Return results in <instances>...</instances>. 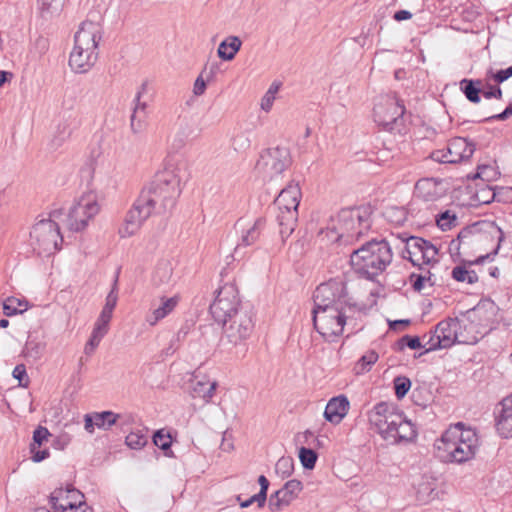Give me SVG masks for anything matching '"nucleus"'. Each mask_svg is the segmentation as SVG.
Returning a JSON list of instances; mask_svg holds the SVG:
<instances>
[{"label":"nucleus","instance_id":"nucleus-1","mask_svg":"<svg viewBox=\"0 0 512 512\" xmlns=\"http://www.w3.org/2000/svg\"><path fill=\"white\" fill-rule=\"evenodd\" d=\"M180 184L178 168L170 166L159 172L150 185L142 189L127 212L124 223L118 230L120 237L127 238L136 234L153 212H170L181 194Z\"/></svg>","mask_w":512,"mask_h":512},{"label":"nucleus","instance_id":"nucleus-2","mask_svg":"<svg viewBox=\"0 0 512 512\" xmlns=\"http://www.w3.org/2000/svg\"><path fill=\"white\" fill-rule=\"evenodd\" d=\"M369 423L390 445L412 441L417 433L414 425L396 404L379 402L368 412Z\"/></svg>","mask_w":512,"mask_h":512},{"label":"nucleus","instance_id":"nucleus-3","mask_svg":"<svg viewBox=\"0 0 512 512\" xmlns=\"http://www.w3.org/2000/svg\"><path fill=\"white\" fill-rule=\"evenodd\" d=\"M479 447L477 433L462 422L451 425L435 442L436 456L445 463L461 464L474 458Z\"/></svg>","mask_w":512,"mask_h":512},{"label":"nucleus","instance_id":"nucleus-4","mask_svg":"<svg viewBox=\"0 0 512 512\" xmlns=\"http://www.w3.org/2000/svg\"><path fill=\"white\" fill-rule=\"evenodd\" d=\"M392 249L385 239H372L350 253L352 270L362 278L375 281L391 264Z\"/></svg>","mask_w":512,"mask_h":512},{"label":"nucleus","instance_id":"nucleus-5","mask_svg":"<svg viewBox=\"0 0 512 512\" xmlns=\"http://www.w3.org/2000/svg\"><path fill=\"white\" fill-rule=\"evenodd\" d=\"M371 215V207L367 205L344 208L331 219L326 236L340 244H352L370 230Z\"/></svg>","mask_w":512,"mask_h":512},{"label":"nucleus","instance_id":"nucleus-6","mask_svg":"<svg viewBox=\"0 0 512 512\" xmlns=\"http://www.w3.org/2000/svg\"><path fill=\"white\" fill-rule=\"evenodd\" d=\"M102 39L100 23L83 21L75 33L74 47L70 53L69 65L76 73L88 72L98 60V44Z\"/></svg>","mask_w":512,"mask_h":512},{"label":"nucleus","instance_id":"nucleus-7","mask_svg":"<svg viewBox=\"0 0 512 512\" xmlns=\"http://www.w3.org/2000/svg\"><path fill=\"white\" fill-rule=\"evenodd\" d=\"M62 210H54L49 219L37 222L30 231V246L37 255H50L59 250L63 242L60 233Z\"/></svg>","mask_w":512,"mask_h":512},{"label":"nucleus","instance_id":"nucleus-8","mask_svg":"<svg viewBox=\"0 0 512 512\" xmlns=\"http://www.w3.org/2000/svg\"><path fill=\"white\" fill-rule=\"evenodd\" d=\"M99 212L98 197L96 193L90 191L82 194L67 213L63 212L60 221L62 226L69 231L81 232Z\"/></svg>","mask_w":512,"mask_h":512},{"label":"nucleus","instance_id":"nucleus-9","mask_svg":"<svg viewBox=\"0 0 512 512\" xmlns=\"http://www.w3.org/2000/svg\"><path fill=\"white\" fill-rule=\"evenodd\" d=\"M313 300L314 309H328V307L352 309L356 306L353 298L348 296L344 282L340 280H330L320 284L314 291Z\"/></svg>","mask_w":512,"mask_h":512},{"label":"nucleus","instance_id":"nucleus-10","mask_svg":"<svg viewBox=\"0 0 512 512\" xmlns=\"http://www.w3.org/2000/svg\"><path fill=\"white\" fill-rule=\"evenodd\" d=\"M348 307H328L313 309V325L317 332L327 341H334L343 332Z\"/></svg>","mask_w":512,"mask_h":512},{"label":"nucleus","instance_id":"nucleus-11","mask_svg":"<svg viewBox=\"0 0 512 512\" xmlns=\"http://www.w3.org/2000/svg\"><path fill=\"white\" fill-rule=\"evenodd\" d=\"M405 107L394 97H381L373 109L374 121L388 131L401 132Z\"/></svg>","mask_w":512,"mask_h":512},{"label":"nucleus","instance_id":"nucleus-12","mask_svg":"<svg viewBox=\"0 0 512 512\" xmlns=\"http://www.w3.org/2000/svg\"><path fill=\"white\" fill-rule=\"evenodd\" d=\"M245 307L246 305L241 304L237 287L233 283H226L219 288L210 305V313L216 322L222 323Z\"/></svg>","mask_w":512,"mask_h":512},{"label":"nucleus","instance_id":"nucleus-13","mask_svg":"<svg viewBox=\"0 0 512 512\" xmlns=\"http://www.w3.org/2000/svg\"><path fill=\"white\" fill-rule=\"evenodd\" d=\"M223 336L229 343L237 345L250 337L254 329L253 314L249 306L242 308L223 321Z\"/></svg>","mask_w":512,"mask_h":512},{"label":"nucleus","instance_id":"nucleus-14","mask_svg":"<svg viewBox=\"0 0 512 512\" xmlns=\"http://www.w3.org/2000/svg\"><path fill=\"white\" fill-rule=\"evenodd\" d=\"M291 163L290 152L285 147H273L264 150L256 163L257 171L264 178L273 179L280 175Z\"/></svg>","mask_w":512,"mask_h":512},{"label":"nucleus","instance_id":"nucleus-15","mask_svg":"<svg viewBox=\"0 0 512 512\" xmlns=\"http://www.w3.org/2000/svg\"><path fill=\"white\" fill-rule=\"evenodd\" d=\"M470 324L466 321H458V318L446 319L439 322L435 327L437 346L440 348H450L455 343L475 344V337L464 335L461 331Z\"/></svg>","mask_w":512,"mask_h":512},{"label":"nucleus","instance_id":"nucleus-16","mask_svg":"<svg viewBox=\"0 0 512 512\" xmlns=\"http://www.w3.org/2000/svg\"><path fill=\"white\" fill-rule=\"evenodd\" d=\"M438 249L429 241L410 236L406 239L405 249L402 257L409 260L413 266L419 264H437Z\"/></svg>","mask_w":512,"mask_h":512},{"label":"nucleus","instance_id":"nucleus-17","mask_svg":"<svg viewBox=\"0 0 512 512\" xmlns=\"http://www.w3.org/2000/svg\"><path fill=\"white\" fill-rule=\"evenodd\" d=\"M475 144L466 138L456 137L452 139L446 148L438 149L431 153V158L439 163H459L472 157Z\"/></svg>","mask_w":512,"mask_h":512},{"label":"nucleus","instance_id":"nucleus-18","mask_svg":"<svg viewBox=\"0 0 512 512\" xmlns=\"http://www.w3.org/2000/svg\"><path fill=\"white\" fill-rule=\"evenodd\" d=\"M448 184L439 178H422L415 184L414 194L426 202H434L444 197Z\"/></svg>","mask_w":512,"mask_h":512},{"label":"nucleus","instance_id":"nucleus-19","mask_svg":"<svg viewBox=\"0 0 512 512\" xmlns=\"http://www.w3.org/2000/svg\"><path fill=\"white\" fill-rule=\"evenodd\" d=\"M303 489V484L297 479L287 481L284 486L272 494L269 498V509L272 512L280 511L288 506Z\"/></svg>","mask_w":512,"mask_h":512},{"label":"nucleus","instance_id":"nucleus-20","mask_svg":"<svg viewBox=\"0 0 512 512\" xmlns=\"http://www.w3.org/2000/svg\"><path fill=\"white\" fill-rule=\"evenodd\" d=\"M265 224H266L265 219L261 218V217L257 218L253 222L252 225H250L246 228L243 226L241 220L236 222L235 227L237 229L241 228V236H240V241L238 242V244L236 245V247L234 249V255H233L234 257L241 256L240 250L242 247L251 246L257 242L262 231L265 228Z\"/></svg>","mask_w":512,"mask_h":512},{"label":"nucleus","instance_id":"nucleus-21","mask_svg":"<svg viewBox=\"0 0 512 512\" xmlns=\"http://www.w3.org/2000/svg\"><path fill=\"white\" fill-rule=\"evenodd\" d=\"M120 418L121 415L113 411L88 413L84 415V428L89 434L94 433L95 427L107 431L117 425Z\"/></svg>","mask_w":512,"mask_h":512},{"label":"nucleus","instance_id":"nucleus-22","mask_svg":"<svg viewBox=\"0 0 512 512\" xmlns=\"http://www.w3.org/2000/svg\"><path fill=\"white\" fill-rule=\"evenodd\" d=\"M301 198V190L298 183L291 182L281 190L275 199L277 209L298 210Z\"/></svg>","mask_w":512,"mask_h":512},{"label":"nucleus","instance_id":"nucleus-23","mask_svg":"<svg viewBox=\"0 0 512 512\" xmlns=\"http://www.w3.org/2000/svg\"><path fill=\"white\" fill-rule=\"evenodd\" d=\"M349 401L346 396L339 395L330 399L324 411V417L327 421L338 424L347 415L349 410Z\"/></svg>","mask_w":512,"mask_h":512},{"label":"nucleus","instance_id":"nucleus-24","mask_svg":"<svg viewBox=\"0 0 512 512\" xmlns=\"http://www.w3.org/2000/svg\"><path fill=\"white\" fill-rule=\"evenodd\" d=\"M496 428L504 438L512 436V395L504 398L501 402V410L496 419Z\"/></svg>","mask_w":512,"mask_h":512},{"label":"nucleus","instance_id":"nucleus-25","mask_svg":"<svg viewBox=\"0 0 512 512\" xmlns=\"http://www.w3.org/2000/svg\"><path fill=\"white\" fill-rule=\"evenodd\" d=\"M70 498H84V495L75 488L55 490L50 496L54 512H67L68 505L72 506L75 503L70 501Z\"/></svg>","mask_w":512,"mask_h":512},{"label":"nucleus","instance_id":"nucleus-26","mask_svg":"<svg viewBox=\"0 0 512 512\" xmlns=\"http://www.w3.org/2000/svg\"><path fill=\"white\" fill-rule=\"evenodd\" d=\"M147 107V103L141 100V93H136L133 111L130 116V127L134 134H138L145 129Z\"/></svg>","mask_w":512,"mask_h":512},{"label":"nucleus","instance_id":"nucleus-27","mask_svg":"<svg viewBox=\"0 0 512 512\" xmlns=\"http://www.w3.org/2000/svg\"><path fill=\"white\" fill-rule=\"evenodd\" d=\"M173 268L169 261L158 263L152 277V283L157 288H169L175 284Z\"/></svg>","mask_w":512,"mask_h":512},{"label":"nucleus","instance_id":"nucleus-28","mask_svg":"<svg viewBox=\"0 0 512 512\" xmlns=\"http://www.w3.org/2000/svg\"><path fill=\"white\" fill-rule=\"evenodd\" d=\"M298 219V210L278 209L276 214V221L279 226V233L281 237H289L295 230Z\"/></svg>","mask_w":512,"mask_h":512},{"label":"nucleus","instance_id":"nucleus-29","mask_svg":"<svg viewBox=\"0 0 512 512\" xmlns=\"http://www.w3.org/2000/svg\"><path fill=\"white\" fill-rule=\"evenodd\" d=\"M180 301L179 295L170 298L161 297L159 306L155 307L152 314L147 317L150 325H155L158 321L168 316L178 305Z\"/></svg>","mask_w":512,"mask_h":512},{"label":"nucleus","instance_id":"nucleus-30","mask_svg":"<svg viewBox=\"0 0 512 512\" xmlns=\"http://www.w3.org/2000/svg\"><path fill=\"white\" fill-rule=\"evenodd\" d=\"M242 41L238 36H229L223 40L217 49L218 57L224 61H231L241 49Z\"/></svg>","mask_w":512,"mask_h":512},{"label":"nucleus","instance_id":"nucleus-31","mask_svg":"<svg viewBox=\"0 0 512 512\" xmlns=\"http://www.w3.org/2000/svg\"><path fill=\"white\" fill-rule=\"evenodd\" d=\"M416 498L421 504H426L435 498L436 482L431 477L423 476L415 485Z\"/></svg>","mask_w":512,"mask_h":512},{"label":"nucleus","instance_id":"nucleus-32","mask_svg":"<svg viewBox=\"0 0 512 512\" xmlns=\"http://www.w3.org/2000/svg\"><path fill=\"white\" fill-rule=\"evenodd\" d=\"M485 88L484 80L482 79H462L460 81V90L465 97L472 103L480 102V93Z\"/></svg>","mask_w":512,"mask_h":512},{"label":"nucleus","instance_id":"nucleus-33","mask_svg":"<svg viewBox=\"0 0 512 512\" xmlns=\"http://www.w3.org/2000/svg\"><path fill=\"white\" fill-rule=\"evenodd\" d=\"M66 0H37L38 11L42 18L52 19L63 11Z\"/></svg>","mask_w":512,"mask_h":512},{"label":"nucleus","instance_id":"nucleus-34","mask_svg":"<svg viewBox=\"0 0 512 512\" xmlns=\"http://www.w3.org/2000/svg\"><path fill=\"white\" fill-rule=\"evenodd\" d=\"M216 387V381H195L191 390L192 397L202 398L206 403H208L214 396Z\"/></svg>","mask_w":512,"mask_h":512},{"label":"nucleus","instance_id":"nucleus-35","mask_svg":"<svg viewBox=\"0 0 512 512\" xmlns=\"http://www.w3.org/2000/svg\"><path fill=\"white\" fill-rule=\"evenodd\" d=\"M3 313L7 317L22 314L28 309V302L16 297H8L3 301Z\"/></svg>","mask_w":512,"mask_h":512},{"label":"nucleus","instance_id":"nucleus-36","mask_svg":"<svg viewBox=\"0 0 512 512\" xmlns=\"http://www.w3.org/2000/svg\"><path fill=\"white\" fill-rule=\"evenodd\" d=\"M452 278L458 282L474 284L478 281V275L474 270H469L465 265L455 266L452 270Z\"/></svg>","mask_w":512,"mask_h":512},{"label":"nucleus","instance_id":"nucleus-37","mask_svg":"<svg viewBox=\"0 0 512 512\" xmlns=\"http://www.w3.org/2000/svg\"><path fill=\"white\" fill-rule=\"evenodd\" d=\"M44 350L45 344L43 342L29 338L25 344L23 353L25 357L37 360L42 356Z\"/></svg>","mask_w":512,"mask_h":512},{"label":"nucleus","instance_id":"nucleus-38","mask_svg":"<svg viewBox=\"0 0 512 512\" xmlns=\"http://www.w3.org/2000/svg\"><path fill=\"white\" fill-rule=\"evenodd\" d=\"M112 319V316L103 312H100V315L98 316L94 328L92 330L91 335L96 336L100 339H103V337L108 333L109 331V323Z\"/></svg>","mask_w":512,"mask_h":512},{"label":"nucleus","instance_id":"nucleus-39","mask_svg":"<svg viewBox=\"0 0 512 512\" xmlns=\"http://www.w3.org/2000/svg\"><path fill=\"white\" fill-rule=\"evenodd\" d=\"M118 301V277L115 278L111 291L108 293L105 299V305L102 308L103 313L113 315V311Z\"/></svg>","mask_w":512,"mask_h":512},{"label":"nucleus","instance_id":"nucleus-40","mask_svg":"<svg viewBox=\"0 0 512 512\" xmlns=\"http://www.w3.org/2000/svg\"><path fill=\"white\" fill-rule=\"evenodd\" d=\"M148 442V437L146 433L138 430L136 432H131L126 436V444L131 449H141Z\"/></svg>","mask_w":512,"mask_h":512},{"label":"nucleus","instance_id":"nucleus-41","mask_svg":"<svg viewBox=\"0 0 512 512\" xmlns=\"http://www.w3.org/2000/svg\"><path fill=\"white\" fill-rule=\"evenodd\" d=\"M317 458L318 455L313 449L306 447H301L299 449V459L305 469H313L315 467Z\"/></svg>","mask_w":512,"mask_h":512},{"label":"nucleus","instance_id":"nucleus-42","mask_svg":"<svg viewBox=\"0 0 512 512\" xmlns=\"http://www.w3.org/2000/svg\"><path fill=\"white\" fill-rule=\"evenodd\" d=\"M293 470L294 461L291 457H281L275 465V472L281 478L289 477L292 474Z\"/></svg>","mask_w":512,"mask_h":512},{"label":"nucleus","instance_id":"nucleus-43","mask_svg":"<svg viewBox=\"0 0 512 512\" xmlns=\"http://www.w3.org/2000/svg\"><path fill=\"white\" fill-rule=\"evenodd\" d=\"M378 360V354L376 351L371 350L363 355L357 365V373L367 372L371 369V366Z\"/></svg>","mask_w":512,"mask_h":512},{"label":"nucleus","instance_id":"nucleus-44","mask_svg":"<svg viewBox=\"0 0 512 512\" xmlns=\"http://www.w3.org/2000/svg\"><path fill=\"white\" fill-rule=\"evenodd\" d=\"M484 80V84H485V88L482 89V94L485 98L487 99H490V98H496V99H501L502 98V90L499 86L495 85L493 86L490 81L493 80L491 78V75L489 74V72H487L486 74V77Z\"/></svg>","mask_w":512,"mask_h":512},{"label":"nucleus","instance_id":"nucleus-45","mask_svg":"<svg viewBox=\"0 0 512 512\" xmlns=\"http://www.w3.org/2000/svg\"><path fill=\"white\" fill-rule=\"evenodd\" d=\"M411 381L405 376H398L394 379L395 395L398 399H402L409 391Z\"/></svg>","mask_w":512,"mask_h":512},{"label":"nucleus","instance_id":"nucleus-46","mask_svg":"<svg viewBox=\"0 0 512 512\" xmlns=\"http://www.w3.org/2000/svg\"><path fill=\"white\" fill-rule=\"evenodd\" d=\"M472 315H474V312H467V316H464L461 319L458 318V321H466L467 323L470 324L466 328H462L461 331L464 333V335H467V336L470 335V336L475 337V343H477L479 340V337H480L479 335L481 333L478 331V327L474 323V320L472 319Z\"/></svg>","mask_w":512,"mask_h":512},{"label":"nucleus","instance_id":"nucleus-47","mask_svg":"<svg viewBox=\"0 0 512 512\" xmlns=\"http://www.w3.org/2000/svg\"><path fill=\"white\" fill-rule=\"evenodd\" d=\"M154 444L159 447L163 451H167L170 449L172 440L169 433H164V430H158L155 432L153 436Z\"/></svg>","mask_w":512,"mask_h":512},{"label":"nucleus","instance_id":"nucleus-48","mask_svg":"<svg viewBox=\"0 0 512 512\" xmlns=\"http://www.w3.org/2000/svg\"><path fill=\"white\" fill-rule=\"evenodd\" d=\"M50 436L51 434L46 427L38 426L33 432V441L30 447H41L44 442L48 441Z\"/></svg>","mask_w":512,"mask_h":512},{"label":"nucleus","instance_id":"nucleus-49","mask_svg":"<svg viewBox=\"0 0 512 512\" xmlns=\"http://www.w3.org/2000/svg\"><path fill=\"white\" fill-rule=\"evenodd\" d=\"M437 225L443 231L449 230L455 225L457 218L455 214H451L449 210L442 212L437 218Z\"/></svg>","mask_w":512,"mask_h":512},{"label":"nucleus","instance_id":"nucleus-50","mask_svg":"<svg viewBox=\"0 0 512 512\" xmlns=\"http://www.w3.org/2000/svg\"><path fill=\"white\" fill-rule=\"evenodd\" d=\"M398 349L403 350L405 346L410 349H419L422 348V344L420 338L417 336L405 335L397 342Z\"/></svg>","mask_w":512,"mask_h":512},{"label":"nucleus","instance_id":"nucleus-51","mask_svg":"<svg viewBox=\"0 0 512 512\" xmlns=\"http://www.w3.org/2000/svg\"><path fill=\"white\" fill-rule=\"evenodd\" d=\"M473 236H474V228L473 227H465L459 232L457 239L453 240L451 242V245L454 246L456 249H459L461 244L468 243V240L470 238H472Z\"/></svg>","mask_w":512,"mask_h":512},{"label":"nucleus","instance_id":"nucleus-52","mask_svg":"<svg viewBox=\"0 0 512 512\" xmlns=\"http://www.w3.org/2000/svg\"><path fill=\"white\" fill-rule=\"evenodd\" d=\"M12 375L15 379L19 381V386L21 387H28L29 385V377L26 372L25 365L19 364L17 365L12 372Z\"/></svg>","mask_w":512,"mask_h":512},{"label":"nucleus","instance_id":"nucleus-53","mask_svg":"<svg viewBox=\"0 0 512 512\" xmlns=\"http://www.w3.org/2000/svg\"><path fill=\"white\" fill-rule=\"evenodd\" d=\"M237 501L239 502V505L242 507V508H246V507H249L251 504L253 503H257V506L259 508L263 507L265 502H266V499H260V492L251 496L249 499L247 500H244L242 501L241 499V496L238 495L237 496Z\"/></svg>","mask_w":512,"mask_h":512},{"label":"nucleus","instance_id":"nucleus-54","mask_svg":"<svg viewBox=\"0 0 512 512\" xmlns=\"http://www.w3.org/2000/svg\"><path fill=\"white\" fill-rule=\"evenodd\" d=\"M491 75V78L496 83H502L506 81L508 78L512 77V66L508 67L507 69H502L497 72L488 71Z\"/></svg>","mask_w":512,"mask_h":512},{"label":"nucleus","instance_id":"nucleus-55","mask_svg":"<svg viewBox=\"0 0 512 512\" xmlns=\"http://www.w3.org/2000/svg\"><path fill=\"white\" fill-rule=\"evenodd\" d=\"M41 447H30L31 459L38 463L49 457V449H40Z\"/></svg>","mask_w":512,"mask_h":512},{"label":"nucleus","instance_id":"nucleus-56","mask_svg":"<svg viewBox=\"0 0 512 512\" xmlns=\"http://www.w3.org/2000/svg\"><path fill=\"white\" fill-rule=\"evenodd\" d=\"M435 264H419L415 267L418 268L419 272L417 274H420L421 276H425V279L427 282H429L431 285L435 284V280H433L434 274L431 272V268H433Z\"/></svg>","mask_w":512,"mask_h":512},{"label":"nucleus","instance_id":"nucleus-57","mask_svg":"<svg viewBox=\"0 0 512 512\" xmlns=\"http://www.w3.org/2000/svg\"><path fill=\"white\" fill-rule=\"evenodd\" d=\"M512 115V102L499 114L491 115L489 117L484 118L482 121L489 122L492 120L504 121L508 119Z\"/></svg>","mask_w":512,"mask_h":512},{"label":"nucleus","instance_id":"nucleus-58","mask_svg":"<svg viewBox=\"0 0 512 512\" xmlns=\"http://www.w3.org/2000/svg\"><path fill=\"white\" fill-rule=\"evenodd\" d=\"M426 338H428L426 343L424 345H422V347H426L425 352L433 351L436 349H441L440 347L437 346L438 339L436 338L435 330L433 332H430L429 334H426L423 336V339H426Z\"/></svg>","mask_w":512,"mask_h":512},{"label":"nucleus","instance_id":"nucleus-59","mask_svg":"<svg viewBox=\"0 0 512 512\" xmlns=\"http://www.w3.org/2000/svg\"><path fill=\"white\" fill-rule=\"evenodd\" d=\"M410 281L412 283V287L416 291H421L424 288V283L427 282V280L425 279V276L416 274V272L411 273Z\"/></svg>","mask_w":512,"mask_h":512},{"label":"nucleus","instance_id":"nucleus-60","mask_svg":"<svg viewBox=\"0 0 512 512\" xmlns=\"http://www.w3.org/2000/svg\"><path fill=\"white\" fill-rule=\"evenodd\" d=\"M101 340L102 339L91 335L88 342L85 345L84 352L87 355H91L94 352V350L97 348V346L100 344Z\"/></svg>","mask_w":512,"mask_h":512},{"label":"nucleus","instance_id":"nucleus-61","mask_svg":"<svg viewBox=\"0 0 512 512\" xmlns=\"http://www.w3.org/2000/svg\"><path fill=\"white\" fill-rule=\"evenodd\" d=\"M206 90V82L204 81L202 75L198 76L194 82L193 93L196 96L202 95Z\"/></svg>","mask_w":512,"mask_h":512},{"label":"nucleus","instance_id":"nucleus-62","mask_svg":"<svg viewBox=\"0 0 512 512\" xmlns=\"http://www.w3.org/2000/svg\"><path fill=\"white\" fill-rule=\"evenodd\" d=\"M274 100H275V96L266 92L261 99V108L265 112H269L273 106Z\"/></svg>","mask_w":512,"mask_h":512},{"label":"nucleus","instance_id":"nucleus-63","mask_svg":"<svg viewBox=\"0 0 512 512\" xmlns=\"http://www.w3.org/2000/svg\"><path fill=\"white\" fill-rule=\"evenodd\" d=\"M258 483L260 485V499H267V491L269 488V481L264 475H260L258 478Z\"/></svg>","mask_w":512,"mask_h":512},{"label":"nucleus","instance_id":"nucleus-64","mask_svg":"<svg viewBox=\"0 0 512 512\" xmlns=\"http://www.w3.org/2000/svg\"><path fill=\"white\" fill-rule=\"evenodd\" d=\"M234 144L236 146V149H246L250 146V141L248 138H244L243 136H238L234 140Z\"/></svg>","mask_w":512,"mask_h":512}]
</instances>
